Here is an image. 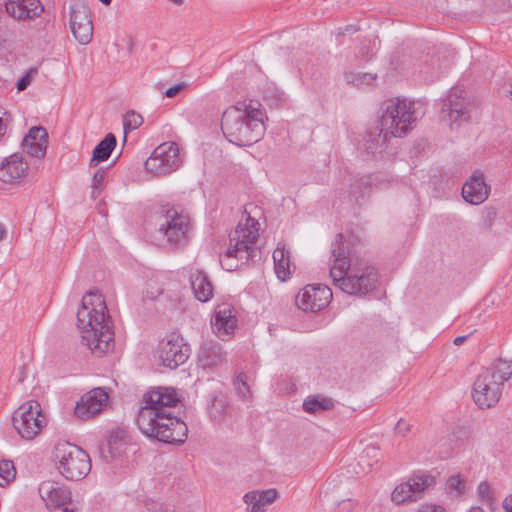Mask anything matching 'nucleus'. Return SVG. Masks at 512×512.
<instances>
[{
	"instance_id": "1",
	"label": "nucleus",
	"mask_w": 512,
	"mask_h": 512,
	"mask_svg": "<svg viewBox=\"0 0 512 512\" xmlns=\"http://www.w3.org/2000/svg\"><path fill=\"white\" fill-rule=\"evenodd\" d=\"M77 327L81 331L82 343L93 354L103 356L113 347L114 333L103 295L88 291L82 298L77 311Z\"/></svg>"
},
{
	"instance_id": "2",
	"label": "nucleus",
	"mask_w": 512,
	"mask_h": 512,
	"mask_svg": "<svg viewBox=\"0 0 512 512\" xmlns=\"http://www.w3.org/2000/svg\"><path fill=\"white\" fill-rule=\"evenodd\" d=\"M265 111L258 101L238 102L222 115L221 129L227 140L238 146H250L264 135Z\"/></svg>"
},
{
	"instance_id": "3",
	"label": "nucleus",
	"mask_w": 512,
	"mask_h": 512,
	"mask_svg": "<svg viewBox=\"0 0 512 512\" xmlns=\"http://www.w3.org/2000/svg\"><path fill=\"white\" fill-rule=\"evenodd\" d=\"M512 378V361L498 359L482 369L472 385V399L480 409H490L499 402L503 385Z\"/></svg>"
},
{
	"instance_id": "4",
	"label": "nucleus",
	"mask_w": 512,
	"mask_h": 512,
	"mask_svg": "<svg viewBox=\"0 0 512 512\" xmlns=\"http://www.w3.org/2000/svg\"><path fill=\"white\" fill-rule=\"evenodd\" d=\"M246 221H251L252 225L254 224L251 217H248ZM257 238V230L250 229L248 223L245 225L238 224L229 235V248L223 255H220L221 266L227 271H233L238 268V263L234 262V259L242 264L254 263L260 260L261 251L256 247Z\"/></svg>"
},
{
	"instance_id": "5",
	"label": "nucleus",
	"mask_w": 512,
	"mask_h": 512,
	"mask_svg": "<svg viewBox=\"0 0 512 512\" xmlns=\"http://www.w3.org/2000/svg\"><path fill=\"white\" fill-rule=\"evenodd\" d=\"M415 105L414 101L399 97L386 101L380 119L382 130L394 137L405 136L419 118Z\"/></svg>"
},
{
	"instance_id": "6",
	"label": "nucleus",
	"mask_w": 512,
	"mask_h": 512,
	"mask_svg": "<svg viewBox=\"0 0 512 512\" xmlns=\"http://www.w3.org/2000/svg\"><path fill=\"white\" fill-rule=\"evenodd\" d=\"M54 461L59 473L69 481L82 480L91 471L89 454L69 442L58 443L55 446Z\"/></svg>"
},
{
	"instance_id": "7",
	"label": "nucleus",
	"mask_w": 512,
	"mask_h": 512,
	"mask_svg": "<svg viewBox=\"0 0 512 512\" xmlns=\"http://www.w3.org/2000/svg\"><path fill=\"white\" fill-rule=\"evenodd\" d=\"M333 284L349 295L362 296L376 288L378 272L365 261H356L344 273L332 276Z\"/></svg>"
},
{
	"instance_id": "8",
	"label": "nucleus",
	"mask_w": 512,
	"mask_h": 512,
	"mask_svg": "<svg viewBox=\"0 0 512 512\" xmlns=\"http://www.w3.org/2000/svg\"><path fill=\"white\" fill-rule=\"evenodd\" d=\"M143 426L137 423L141 432L149 438H154L166 444H182L187 439L188 428L175 412L161 413L153 417L152 423Z\"/></svg>"
},
{
	"instance_id": "9",
	"label": "nucleus",
	"mask_w": 512,
	"mask_h": 512,
	"mask_svg": "<svg viewBox=\"0 0 512 512\" xmlns=\"http://www.w3.org/2000/svg\"><path fill=\"white\" fill-rule=\"evenodd\" d=\"M191 222L188 215L175 208L165 210L162 222L156 231V238L161 245L170 249L184 247L189 241Z\"/></svg>"
},
{
	"instance_id": "10",
	"label": "nucleus",
	"mask_w": 512,
	"mask_h": 512,
	"mask_svg": "<svg viewBox=\"0 0 512 512\" xmlns=\"http://www.w3.org/2000/svg\"><path fill=\"white\" fill-rule=\"evenodd\" d=\"M179 398L174 389L157 387L148 390L142 397L141 407L137 414V423L148 426L152 423L153 417L175 410Z\"/></svg>"
},
{
	"instance_id": "11",
	"label": "nucleus",
	"mask_w": 512,
	"mask_h": 512,
	"mask_svg": "<svg viewBox=\"0 0 512 512\" xmlns=\"http://www.w3.org/2000/svg\"><path fill=\"white\" fill-rule=\"evenodd\" d=\"M12 423L23 439L32 440L46 426L47 420L39 402L30 400L14 411Z\"/></svg>"
},
{
	"instance_id": "12",
	"label": "nucleus",
	"mask_w": 512,
	"mask_h": 512,
	"mask_svg": "<svg viewBox=\"0 0 512 512\" xmlns=\"http://www.w3.org/2000/svg\"><path fill=\"white\" fill-rule=\"evenodd\" d=\"M182 165L179 147L175 142H165L152 152L145 162V169L155 176L168 175Z\"/></svg>"
},
{
	"instance_id": "13",
	"label": "nucleus",
	"mask_w": 512,
	"mask_h": 512,
	"mask_svg": "<svg viewBox=\"0 0 512 512\" xmlns=\"http://www.w3.org/2000/svg\"><path fill=\"white\" fill-rule=\"evenodd\" d=\"M157 354L163 366L176 369L188 359L190 347L179 334L171 333L159 342Z\"/></svg>"
},
{
	"instance_id": "14",
	"label": "nucleus",
	"mask_w": 512,
	"mask_h": 512,
	"mask_svg": "<svg viewBox=\"0 0 512 512\" xmlns=\"http://www.w3.org/2000/svg\"><path fill=\"white\" fill-rule=\"evenodd\" d=\"M435 483V478L430 474H414L406 482L395 487L391 500L398 505L416 502L422 498L423 492L433 487Z\"/></svg>"
},
{
	"instance_id": "15",
	"label": "nucleus",
	"mask_w": 512,
	"mask_h": 512,
	"mask_svg": "<svg viewBox=\"0 0 512 512\" xmlns=\"http://www.w3.org/2000/svg\"><path fill=\"white\" fill-rule=\"evenodd\" d=\"M355 253L356 249L352 236H345L342 233L337 234L331 244L330 260L332 261V266L330 268V277L339 276L355 263L357 261Z\"/></svg>"
},
{
	"instance_id": "16",
	"label": "nucleus",
	"mask_w": 512,
	"mask_h": 512,
	"mask_svg": "<svg viewBox=\"0 0 512 512\" xmlns=\"http://www.w3.org/2000/svg\"><path fill=\"white\" fill-rule=\"evenodd\" d=\"M464 90L459 87L452 88L445 100L442 102L440 119L449 123L451 128L454 124L457 126L467 122L470 118L468 103L464 97Z\"/></svg>"
},
{
	"instance_id": "17",
	"label": "nucleus",
	"mask_w": 512,
	"mask_h": 512,
	"mask_svg": "<svg viewBox=\"0 0 512 512\" xmlns=\"http://www.w3.org/2000/svg\"><path fill=\"white\" fill-rule=\"evenodd\" d=\"M70 28L75 39L82 45L91 42L93 23L89 6L84 1H75L70 6Z\"/></svg>"
},
{
	"instance_id": "18",
	"label": "nucleus",
	"mask_w": 512,
	"mask_h": 512,
	"mask_svg": "<svg viewBox=\"0 0 512 512\" xmlns=\"http://www.w3.org/2000/svg\"><path fill=\"white\" fill-rule=\"evenodd\" d=\"M39 494L53 512H74L69 489L54 481H44L39 486Z\"/></svg>"
},
{
	"instance_id": "19",
	"label": "nucleus",
	"mask_w": 512,
	"mask_h": 512,
	"mask_svg": "<svg viewBox=\"0 0 512 512\" xmlns=\"http://www.w3.org/2000/svg\"><path fill=\"white\" fill-rule=\"evenodd\" d=\"M332 296L331 289L326 285H307L296 296V304L303 311L317 312L328 306Z\"/></svg>"
},
{
	"instance_id": "20",
	"label": "nucleus",
	"mask_w": 512,
	"mask_h": 512,
	"mask_svg": "<svg viewBox=\"0 0 512 512\" xmlns=\"http://www.w3.org/2000/svg\"><path fill=\"white\" fill-rule=\"evenodd\" d=\"M109 395L104 388L97 387L85 393L76 403L75 415L88 420L98 415L107 405Z\"/></svg>"
},
{
	"instance_id": "21",
	"label": "nucleus",
	"mask_w": 512,
	"mask_h": 512,
	"mask_svg": "<svg viewBox=\"0 0 512 512\" xmlns=\"http://www.w3.org/2000/svg\"><path fill=\"white\" fill-rule=\"evenodd\" d=\"M7 14L18 21L33 20L44 12L40 0H7L5 2Z\"/></svg>"
},
{
	"instance_id": "22",
	"label": "nucleus",
	"mask_w": 512,
	"mask_h": 512,
	"mask_svg": "<svg viewBox=\"0 0 512 512\" xmlns=\"http://www.w3.org/2000/svg\"><path fill=\"white\" fill-rule=\"evenodd\" d=\"M489 194V188L482 173H474L463 185L462 196L470 204L478 205L483 203Z\"/></svg>"
},
{
	"instance_id": "23",
	"label": "nucleus",
	"mask_w": 512,
	"mask_h": 512,
	"mask_svg": "<svg viewBox=\"0 0 512 512\" xmlns=\"http://www.w3.org/2000/svg\"><path fill=\"white\" fill-rule=\"evenodd\" d=\"M23 149L31 156L43 158L48 146V133L42 126L30 128L22 141Z\"/></svg>"
},
{
	"instance_id": "24",
	"label": "nucleus",
	"mask_w": 512,
	"mask_h": 512,
	"mask_svg": "<svg viewBox=\"0 0 512 512\" xmlns=\"http://www.w3.org/2000/svg\"><path fill=\"white\" fill-rule=\"evenodd\" d=\"M28 169L29 165L21 154L15 153L9 156L2 161V183H17L27 175Z\"/></svg>"
},
{
	"instance_id": "25",
	"label": "nucleus",
	"mask_w": 512,
	"mask_h": 512,
	"mask_svg": "<svg viewBox=\"0 0 512 512\" xmlns=\"http://www.w3.org/2000/svg\"><path fill=\"white\" fill-rule=\"evenodd\" d=\"M226 360L227 353L220 343L214 341L203 343L198 355V362L202 368H215L224 364Z\"/></svg>"
},
{
	"instance_id": "26",
	"label": "nucleus",
	"mask_w": 512,
	"mask_h": 512,
	"mask_svg": "<svg viewBox=\"0 0 512 512\" xmlns=\"http://www.w3.org/2000/svg\"><path fill=\"white\" fill-rule=\"evenodd\" d=\"M190 281L193 293L199 301L206 302L212 298L213 286L206 273L196 270L191 274Z\"/></svg>"
},
{
	"instance_id": "27",
	"label": "nucleus",
	"mask_w": 512,
	"mask_h": 512,
	"mask_svg": "<svg viewBox=\"0 0 512 512\" xmlns=\"http://www.w3.org/2000/svg\"><path fill=\"white\" fill-rule=\"evenodd\" d=\"M389 132L382 130V125L370 128L364 138V147L367 153L375 155L381 153L386 144Z\"/></svg>"
},
{
	"instance_id": "28",
	"label": "nucleus",
	"mask_w": 512,
	"mask_h": 512,
	"mask_svg": "<svg viewBox=\"0 0 512 512\" xmlns=\"http://www.w3.org/2000/svg\"><path fill=\"white\" fill-rule=\"evenodd\" d=\"M116 144L117 140L115 135L108 133L93 149L89 166L96 167L100 162L106 161L116 147Z\"/></svg>"
},
{
	"instance_id": "29",
	"label": "nucleus",
	"mask_w": 512,
	"mask_h": 512,
	"mask_svg": "<svg viewBox=\"0 0 512 512\" xmlns=\"http://www.w3.org/2000/svg\"><path fill=\"white\" fill-rule=\"evenodd\" d=\"M375 181L376 179L370 175L354 179L348 191L349 201L359 204L361 200L369 195Z\"/></svg>"
},
{
	"instance_id": "30",
	"label": "nucleus",
	"mask_w": 512,
	"mask_h": 512,
	"mask_svg": "<svg viewBox=\"0 0 512 512\" xmlns=\"http://www.w3.org/2000/svg\"><path fill=\"white\" fill-rule=\"evenodd\" d=\"M212 325L220 337L231 334L236 326V319L231 315V309L226 306L219 307L215 312Z\"/></svg>"
},
{
	"instance_id": "31",
	"label": "nucleus",
	"mask_w": 512,
	"mask_h": 512,
	"mask_svg": "<svg viewBox=\"0 0 512 512\" xmlns=\"http://www.w3.org/2000/svg\"><path fill=\"white\" fill-rule=\"evenodd\" d=\"M229 402L222 391H214L210 394L208 412L214 421H221L227 415Z\"/></svg>"
},
{
	"instance_id": "32",
	"label": "nucleus",
	"mask_w": 512,
	"mask_h": 512,
	"mask_svg": "<svg viewBox=\"0 0 512 512\" xmlns=\"http://www.w3.org/2000/svg\"><path fill=\"white\" fill-rule=\"evenodd\" d=\"M274 269L281 281L289 279L291 271L290 252L285 247H277L273 252Z\"/></svg>"
},
{
	"instance_id": "33",
	"label": "nucleus",
	"mask_w": 512,
	"mask_h": 512,
	"mask_svg": "<svg viewBox=\"0 0 512 512\" xmlns=\"http://www.w3.org/2000/svg\"><path fill=\"white\" fill-rule=\"evenodd\" d=\"M334 406L333 400L330 398L320 397H308L303 402V409L308 413H316L320 411H327L332 409Z\"/></svg>"
},
{
	"instance_id": "34",
	"label": "nucleus",
	"mask_w": 512,
	"mask_h": 512,
	"mask_svg": "<svg viewBox=\"0 0 512 512\" xmlns=\"http://www.w3.org/2000/svg\"><path fill=\"white\" fill-rule=\"evenodd\" d=\"M446 491L455 496H461L466 491L465 481L460 474L452 475L448 478L445 485Z\"/></svg>"
},
{
	"instance_id": "35",
	"label": "nucleus",
	"mask_w": 512,
	"mask_h": 512,
	"mask_svg": "<svg viewBox=\"0 0 512 512\" xmlns=\"http://www.w3.org/2000/svg\"><path fill=\"white\" fill-rule=\"evenodd\" d=\"M248 505L247 512H265L266 504L259 498V491H250L243 497Z\"/></svg>"
},
{
	"instance_id": "36",
	"label": "nucleus",
	"mask_w": 512,
	"mask_h": 512,
	"mask_svg": "<svg viewBox=\"0 0 512 512\" xmlns=\"http://www.w3.org/2000/svg\"><path fill=\"white\" fill-rule=\"evenodd\" d=\"M233 385L236 393L243 401H248L251 398V391L247 383V376L244 373H239L234 378Z\"/></svg>"
},
{
	"instance_id": "37",
	"label": "nucleus",
	"mask_w": 512,
	"mask_h": 512,
	"mask_svg": "<svg viewBox=\"0 0 512 512\" xmlns=\"http://www.w3.org/2000/svg\"><path fill=\"white\" fill-rule=\"evenodd\" d=\"M108 169H109V167L99 168L98 170L95 171L93 178H92V184H91V188H92L91 197L93 199H96L99 196V194L104 186Z\"/></svg>"
},
{
	"instance_id": "38",
	"label": "nucleus",
	"mask_w": 512,
	"mask_h": 512,
	"mask_svg": "<svg viewBox=\"0 0 512 512\" xmlns=\"http://www.w3.org/2000/svg\"><path fill=\"white\" fill-rule=\"evenodd\" d=\"M143 123V118L140 114L135 111H129L126 113L123 120L124 133L127 134L132 130L137 129Z\"/></svg>"
},
{
	"instance_id": "39",
	"label": "nucleus",
	"mask_w": 512,
	"mask_h": 512,
	"mask_svg": "<svg viewBox=\"0 0 512 512\" xmlns=\"http://www.w3.org/2000/svg\"><path fill=\"white\" fill-rule=\"evenodd\" d=\"M16 467L12 460L2 459V481L9 485L16 478Z\"/></svg>"
},
{
	"instance_id": "40",
	"label": "nucleus",
	"mask_w": 512,
	"mask_h": 512,
	"mask_svg": "<svg viewBox=\"0 0 512 512\" xmlns=\"http://www.w3.org/2000/svg\"><path fill=\"white\" fill-rule=\"evenodd\" d=\"M477 493L480 501L491 505L494 502V492L487 481H483L478 485Z\"/></svg>"
},
{
	"instance_id": "41",
	"label": "nucleus",
	"mask_w": 512,
	"mask_h": 512,
	"mask_svg": "<svg viewBox=\"0 0 512 512\" xmlns=\"http://www.w3.org/2000/svg\"><path fill=\"white\" fill-rule=\"evenodd\" d=\"M376 80V75L371 73H357L353 74L349 81L356 86L372 85Z\"/></svg>"
},
{
	"instance_id": "42",
	"label": "nucleus",
	"mask_w": 512,
	"mask_h": 512,
	"mask_svg": "<svg viewBox=\"0 0 512 512\" xmlns=\"http://www.w3.org/2000/svg\"><path fill=\"white\" fill-rule=\"evenodd\" d=\"M37 74V68L32 67L26 73L20 77L16 82V88L18 91H24L31 83L33 77Z\"/></svg>"
},
{
	"instance_id": "43",
	"label": "nucleus",
	"mask_w": 512,
	"mask_h": 512,
	"mask_svg": "<svg viewBox=\"0 0 512 512\" xmlns=\"http://www.w3.org/2000/svg\"><path fill=\"white\" fill-rule=\"evenodd\" d=\"M278 497V492L274 488L259 491V498L266 504H272Z\"/></svg>"
},
{
	"instance_id": "44",
	"label": "nucleus",
	"mask_w": 512,
	"mask_h": 512,
	"mask_svg": "<svg viewBox=\"0 0 512 512\" xmlns=\"http://www.w3.org/2000/svg\"><path fill=\"white\" fill-rule=\"evenodd\" d=\"M411 430V426L409 423L400 419L395 426V433L402 437H405Z\"/></svg>"
},
{
	"instance_id": "45",
	"label": "nucleus",
	"mask_w": 512,
	"mask_h": 512,
	"mask_svg": "<svg viewBox=\"0 0 512 512\" xmlns=\"http://www.w3.org/2000/svg\"><path fill=\"white\" fill-rule=\"evenodd\" d=\"M187 86V84L185 82H181V83H178L176 85H173L171 87H169L164 95L168 98H173L175 97L178 93H180L183 89H185Z\"/></svg>"
},
{
	"instance_id": "46",
	"label": "nucleus",
	"mask_w": 512,
	"mask_h": 512,
	"mask_svg": "<svg viewBox=\"0 0 512 512\" xmlns=\"http://www.w3.org/2000/svg\"><path fill=\"white\" fill-rule=\"evenodd\" d=\"M379 453H380L379 448L377 446L369 445L364 449V451H363L364 455L362 456V458H364V457L371 458L375 462H377Z\"/></svg>"
},
{
	"instance_id": "47",
	"label": "nucleus",
	"mask_w": 512,
	"mask_h": 512,
	"mask_svg": "<svg viewBox=\"0 0 512 512\" xmlns=\"http://www.w3.org/2000/svg\"><path fill=\"white\" fill-rule=\"evenodd\" d=\"M147 509L149 512H170L163 504L154 501L147 503Z\"/></svg>"
},
{
	"instance_id": "48",
	"label": "nucleus",
	"mask_w": 512,
	"mask_h": 512,
	"mask_svg": "<svg viewBox=\"0 0 512 512\" xmlns=\"http://www.w3.org/2000/svg\"><path fill=\"white\" fill-rule=\"evenodd\" d=\"M2 115L3 116H2L1 123H2V137H3L5 134V132H3V130L7 129L8 125L12 121V118H11V115L7 111L2 112Z\"/></svg>"
},
{
	"instance_id": "49",
	"label": "nucleus",
	"mask_w": 512,
	"mask_h": 512,
	"mask_svg": "<svg viewBox=\"0 0 512 512\" xmlns=\"http://www.w3.org/2000/svg\"><path fill=\"white\" fill-rule=\"evenodd\" d=\"M503 507L506 512H512V494L504 499Z\"/></svg>"
},
{
	"instance_id": "50",
	"label": "nucleus",
	"mask_w": 512,
	"mask_h": 512,
	"mask_svg": "<svg viewBox=\"0 0 512 512\" xmlns=\"http://www.w3.org/2000/svg\"><path fill=\"white\" fill-rule=\"evenodd\" d=\"M467 337H468V336H466V335L456 337V338L453 340L454 345H456V346H460L461 344H463V343H464V341L467 339Z\"/></svg>"
},
{
	"instance_id": "51",
	"label": "nucleus",
	"mask_w": 512,
	"mask_h": 512,
	"mask_svg": "<svg viewBox=\"0 0 512 512\" xmlns=\"http://www.w3.org/2000/svg\"><path fill=\"white\" fill-rule=\"evenodd\" d=\"M469 512H485L481 507L479 506H475V507H472Z\"/></svg>"
},
{
	"instance_id": "52",
	"label": "nucleus",
	"mask_w": 512,
	"mask_h": 512,
	"mask_svg": "<svg viewBox=\"0 0 512 512\" xmlns=\"http://www.w3.org/2000/svg\"><path fill=\"white\" fill-rule=\"evenodd\" d=\"M170 2L176 4V5H182L184 3V0H169Z\"/></svg>"
},
{
	"instance_id": "53",
	"label": "nucleus",
	"mask_w": 512,
	"mask_h": 512,
	"mask_svg": "<svg viewBox=\"0 0 512 512\" xmlns=\"http://www.w3.org/2000/svg\"><path fill=\"white\" fill-rule=\"evenodd\" d=\"M99 1L102 2L105 5H109L112 0H99Z\"/></svg>"
},
{
	"instance_id": "54",
	"label": "nucleus",
	"mask_w": 512,
	"mask_h": 512,
	"mask_svg": "<svg viewBox=\"0 0 512 512\" xmlns=\"http://www.w3.org/2000/svg\"><path fill=\"white\" fill-rule=\"evenodd\" d=\"M1 235H2V239H3L5 237V231L3 229H2Z\"/></svg>"
}]
</instances>
